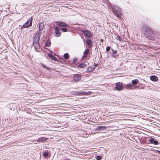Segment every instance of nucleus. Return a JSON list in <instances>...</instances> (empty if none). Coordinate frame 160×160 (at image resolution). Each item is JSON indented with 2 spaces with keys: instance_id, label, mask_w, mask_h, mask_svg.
Masks as SVG:
<instances>
[{
  "instance_id": "f257e3e1",
  "label": "nucleus",
  "mask_w": 160,
  "mask_h": 160,
  "mask_svg": "<svg viewBox=\"0 0 160 160\" xmlns=\"http://www.w3.org/2000/svg\"><path fill=\"white\" fill-rule=\"evenodd\" d=\"M41 32L38 31L34 36L33 40V45L34 47L35 50L37 52H39L40 50L39 44V40L40 38Z\"/></svg>"
},
{
  "instance_id": "f03ea898",
  "label": "nucleus",
  "mask_w": 160,
  "mask_h": 160,
  "mask_svg": "<svg viewBox=\"0 0 160 160\" xmlns=\"http://www.w3.org/2000/svg\"><path fill=\"white\" fill-rule=\"evenodd\" d=\"M112 12L118 18L120 17L121 9L118 6H115L112 7Z\"/></svg>"
},
{
  "instance_id": "7ed1b4c3",
  "label": "nucleus",
  "mask_w": 160,
  "mask_h": 160,
  "mask_svg": "<svg viewBox=\"0 0 160 160\" xmlns=\"http://www.w3.org/2000/svg\"><path fill=\"white\" fill-rule=\"evenodd\" d=\"M32 17L29 18L27 22L22 26V28H27L31 27L32 24Z\"/></svg>"
},
{
  "instance_id": "20e7f679",
  "label": "nucleus",
  "mask_w": 160,
  "mask_h": 160,
  "mask_svg": "<svg viewBox=\"0 0 160 160\" xmlns=\"http://www.w3.org/2000/svg\"><path fill=\"white\" fill-rule=\"evenodd\" d=\"M124 88L123 83L121 82H118L115 84V89L118 91L122 90Z\"/></svg>"
},
{
  "instance_id": "39448f33",
  "label": "nucleus",
  "mask_w": 160,
  "mask_h": 160,
  "mask_svg": "<svg viewBox=\"0 0 160 160\" xmlns=\"http://www.w3.org/2000/svg\"><path fill=\"white\" fill-rule=\"evenodd\" d=\"M55 33V36L58 37L60 36L61 33L60 31V29L58 27H56L54 28Z\"/></svg>"
},
{
  "instance_id": "423d86ee",
  "label": "nucleus",
  "mask_w": 160,
  "mask_h": 160,
  "mask_svg": "<svg viewBox=\"0 0 160 160\" xmlns=\"http://www.w3.org/2000/svg\"><path fill=\"white\" fill-rule=\"evenodd\" d=\"M81 32L85 34L88 38H90L92 36L91 32L88 30L83 29L81 30Z\"/></svg>"
},
{
  "instance_id": "0eeeda50",
  "label": "nucleus",
  "mask_w": 160,
  "mask_h": 160,
  "mask_svg": "<svg viewBox=\"0 0 160 160\" xmlns=\"http://www.w3.org/2000/svg\"><path fill=\"white\" fill-rule=\"evenodd\" d=\"M48 138L44 137H41L38 138L36 141L37 143L38 142H41L42 143H44L45 142L47 141Z\"/></svg>"
},
{
  "instance_id": "6e6552de",
  "label": "nucleus",
  "mask_w": 160,
  "mask_h": 160,
  "mask_svg": "<svg viewBox=\"0 0 160 160\" xmlns=\"http://www.w3.org/2000/svg\"><path fill=\"white\" fill-rule=\"evenodd\" d=\"M57 25L60 27H68V26L63 22L58 21L56 22Z\"/></svg>"
},
{
  "instance_id": "1a4fd4ad",
  "label": "nucleus",
  "mask_w": 160,
  "mask_h": 160,
  "mask_svg": "<svg viewBox=\"0 0 160 160\" xmlns=\"http://www.w3.org/2000/svg\"><path fill=\"white\" fill-rule=\"evenodd\" d=\"M92 92L90 91H88V92H86L83 91H81L80 92H79L77 93L76 94V95H90L92 94Z\"/></svg>"
},
{
  "instance_id": "9d476101",
  "label": "nucleus",
  "mask_w": 160,
  "mask_h": 160,
  "mask_svg": "<svg viewBox=\"0 0 160 160\" xmlns=\"http://www.w3.org/2000/svg\"><path fill=\"white\" fill-rule=\"evenodd\" d=\"M149 142L150 143L155 145H157L158 143V142L157 140H156L155 139L152 138H150Z\"/></svg>"
},
{
  "instance_id": "9b49d317",
  "label": "nucleus",
  "mask_w": 160,
  "mask_h": 160,
  "mask_svg": "<svg viewBox=\"0 0 160 160\" xmlns=\"http://www.w3.org/2000/svg\"><path fill=\"white\" fill-rule=\"evenodd\" d=\"M73 79L75 81H79L81 79V76L80 74H75L73 77Z\"/></svg>"
},
{
  "instance_id": "f8f14e48",
  "label": "nucleus",
  "mask_w": 160,
  "mask_h": 160,
  "mask_svg": "<svg viewBox=\"0 0 160 160\" xmlns=\"http://www.w3.org/2000/svg\"><path fill=\"white\" fill-rule=\"evenodd\" d=\"M89 49H86L83 52V55L82 56V59H84L86 58L88 54L89 53Z\"/></svg>"
},
{
  "instance_id": "ddd939ff",
  "label": "nucleus",
  "mask_w": 160,
  "mask_h": 160,
  "mask_svg": "<svg viewBox=\"0 0 160 160\" xmlns=\"http://www.w3.org/2000/svg\"><path fill=\"white\" fill-rule=\"evenodd\" d=\"M107 128V127L105 126H100L97 127L96 130H102L105 129Z\"/></svg>"
},
{
  "instance_id": "4468645a",
  "label": "nucleus",
  "mask_w": 160,
  "mask_h": 160,
  "mask_svg": "<svg viewBox=\"0 0 160 160\" xmlns=\"http://www.w3.org/2000/svg\"><path fill=\"white\" fill-rule=\"evenodd\" d=\"M150 78L151 80L153 82H156L158 80V77L155 75L151 76Z\"/></svg>"
},
{
  "instance_id": "2eb2a0df",
  "label": "nucleus",
  "mask_w": 160,
  "mask_h": 160,
  "mask_svg": "<svg viewBox=\"0 0 160 160\" xmlns=\"http://www.w3.org/2000/svg\"><path fill=\"white\" fill-rule=\"evenodd\" d=\"M132 85L131 83L126 84L124 86L125 89H131L132 88Z\"/></svg>"
},
{
  "instance_id": "dca6fc26",
  "label": "nucleus",
  "mask_w": 160,
  "mask_h": 160,
  "mask_svg": "<svg viewBox=\"0 0 160 160\" xmlns=\"http://www.w3.org/2000/svg\"><path fill=\"white\" fill-rule=\"evenodd\" d=\"M44 26V25L43 22H40L39 23V30L40 31H42L43 29V27Z\"/></svg>"
},
{
  "instance_id": "f3484780",
  "label": "nucleus",
  "mask_w": 160,
  "mask_h": 160,
  "mask_svg": "<svg viewBox=\"0 0 160 160\" xmlns=\"http://www.w3.org/2000/svg\"><path fill=\"white\" fill-rule=\"evenodd\" d=\"M95 67H89L87 69V72H90L94 71Z\"/></svg>"
},
{
  "instance_id": "a211bd4d",
  "label": "nucleus",
  "mask_w": 160,
  "mask_h": 160,
  "mask_svg": "<svg viewBox=\"0 0 160 160\" xmlns=\"http://www.w3.org/2000/svg\"><path fill=\"white\" fill-rule=\"evenodd\" d=\"M48 57L52 60H54V61H56L57 60V58L55 57L54 55L52 54H48Z\"/></svg>"
},
{
  "instance_id": "6ab92c4d",
  "label": "nucleus",
  "mask_w": 160,
  "mask_h": 160,
  "mask_svg": "<svg viewBox=\"0 0 160 160\" xmlns=\"http://www.w3.org/2000/svg\"><path fill=\"white\" fill-rule=\"evenodd\" d=\"M86 43L87 44L89 48H90L92 45V42L91 41L90 39H87L86 41Z\"/></svg>"
},
{
  "instance_id": "aec40b11",
  "label": "nucleus",
  "mask_w": 160,
  "mask_h": 160,
  "mask_svg": "<svg viewBox=\"0 0 160 160\" xmlns=\"http://www.w3.org/2000/svg\"><path fill=\"white\" fill-rule=\"evenodd\" d=\"M69 54L68 53H65L63 55V58L65 59H68L69 58Z\"/></svg>"
},
{
  "instance_id": "412c9836",
  "label": "nucleus",
  "mask_w": 160,
  "mask_h": 160,
  "mask_svg": "<svg viewBox=\"0 0 160 160\" xmlns=\"http://www.w3.org/2000/svg\"><path fill=\"white\" fill-rule=\"evenodd\" d=\"M51 41L49 39H48L46 41V42L45 44V46L46 47H49L51 45Z\"/></svg>"
},
{
  "instance_id": "4be33fe9",
  "label": "nucleus",
  "mask_w": 160,
  "mask_h": 160,
  "mask_svg": "<svg viewBox=\"0 0 160 160\" xmlns=\"http://www.w3.org/2000/svg\"><path fill=\"white\" fill-rule=\"evenodd\" d=\"M131 82L132 84L135 85L139 82V80L138 79L133 80Z\"/></svg>"
},
{
  "instance_id": "5701e85b",
  "label": "nucleus",
  "mask_w": 160,
  "mask_h": 160,
  "mask_svg": "<svg viewBox=\"0 0 160 160\" xmlns=\"http://www.w3.org/2000/svg\"><path fill=\"white\" fill-rule=\"evenodd\" d=\"M86 65L84 63H82L79 64L78 66V67L80 68H83L85 67Z\"/></svg>"
},
{
  "instance_id": "b1692460",
  "label": "nucleus",
  "mask_w": 160,
  "mask_h": 160,
  "mask_svg": "<svg viewBox=\"0 0 160 160\" xmlns=\"http://www.w3.org/2000/svg\"><path fill=\"white\" fill-rule=\"evenodd\" d=\"M43 156L45 157H48V152H45L43 154Z\"/></svg>"
},
{
  "instance_id": "393cba45",
  "label": "nucleus",
  "mask_w": 160,
  "mask_h": 160,
  "mask_svg": "<svg viewBox=\"0 0 160 160\" xmlns=\"http://www.w3.org/2000/svg\"><path fill=\"white\" fill-rule=\"evenodd\" d=\"M60 30H61L62 32H67L68 30L66 28H60Z\"/></svg>"
},
{
  "instance_id": "a878e982",
  "label": "nucleus",
  "mask_w": 160,
  "mask_h": 160,
  "mask_svg": "<svg viewBox=\"0 0 160 160\" xmlns=\"http://www.w3.org/2000/svg\"><path fill=\"white\" fill-rule=\"evenodd\" d=\"M96 158L97 160H101L102 159V158L101 156L97 155L96 157Z\"/></svg>"
},
{
  "instance_id": "bb28decb",
  "label": "nucleus",
  "mask_w": 160,
  "mask_h": 160,
  "mask_svg": "<svg viewBox=\"0 0 160 160\" xmlns=\"http://www.w3.org/2000/svg\"><path fill=\"white\" fill-rule=\"evenodd\" d=\"M117 51H113L112 52L113 56L114 58H116L115 55H114L116 54H117Z\"/></svg>"
},
{
  "instance_id": "cd10ccee",
  "label": "nucleus",
  "mask_w": 160,
  "mask_h": 160,
  "mask_svg": "<svg viewBox=\"0 0 160 160\" xmlns=\"http://www.w3.org/2000/svg\"><path fill=\"white\" fill-rule=\"evenodd\" d=\"M117 39H118L119 41H121L122 40V38H121L118 35L117 36Z\"/></svg>"
},
{
  "instance_id": "c85d7f7f",
  "label": "nucleus",
  "mask_w": 160,
  "mask_h": 160,
  "mask_svg": "<svg viewBox=\"0 0 160 160\" xmlns=\"http://www.w3.org/2000/svg\"><path fill=\"white\" fill-rule=\"evenodd\" d=\"M41 64V66L42 67H43L44 68H45V69H48V68L47 67H46L45 65L44 64Z\"/></svg>"
},
{
  "instance_id": "c756f323",
  "label": "nucleus",
  "mask_w": 160,
  "mask_h": 160,
  "mask_svg": "<svg viewBox=\"0 0 160 160\" xmlns=\"http://www.w3.org/2000/svg\"><path fill=\"white\" fill-rule=\"evenodd\" d=\"M110 47L109 46H108L106 48V51H110Z\"/></svg>"
},
{
  "instance_id": "7c9ffc66",
  "label": "nucleus",
  "mask_w": 160,
  "mask_h": 160,
  "mask_svg": "<svg viewBox=\"0 0 160 160\" xmlns=\"http://www.w3.org/2000/svg\"><path fill=\"white\" fill-rule=\"evenodd\" d=\"M76 61V59H74L73 60V63H75Z\"/></svg>"
},
{
  "instance_id": "2f4dec72",
  "label": "nucleus",
  "mask_w": 160,
  "mask_h": 160,
  "mask_svg": "<svg viewBox=\"0 0 160 160\" xmlns=\"http://www.w3.org/2000/svg\"><path fill=\"white\" fill-rule=\"evenodd\" d=\"M98 64H95V63H94V67H95V68L97 66Z\"/></svg>"
},
{
  "instance_id": "473e14b6",
  "label": "nucleus",
  "mask_w": 160,
  "mask_h": 160,
  "mask_svg": "<svg viewBox=\"0 0 160 160\" xmlns=\"http://www.w3.org/2000/svg\"><path fill=\"white\" fill-rule=\"evenodd\" d=\"M150 32L151 33V35H152V34H153V33L151 31Z\"/></svg>"
},
{
  "instance_id": "72a5a7b5",
  "label": "nucleus",
  "mask_w": 160,
  "mask_h": 160,
  "mask_svg": "<svg viewBox=\"0 0 160 160\" xmlns=\"http://www.w3.org/2000/svg\"><path fill=\"white\" fill-rule=\"evenodd\" d=\"M100 41H101V42H102L103 41V40L102 39H101Z\"/></svg>"
},
{
  "instance_id": "f704fd0d",
  "label": "nucleus",
  "mask_w": 160,
  "mask_h": 160,
  "mask_svg": "<svg viewBox=\"0 0 160 160\" xmlns=\"http://www.w3.org/2000/svg\"><path fill=\"white\" fill-rule=\"evenodd\" d=\"M158 152L160 153V151H158Z\"/></svg>"
}]
</instances>
